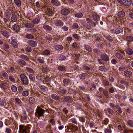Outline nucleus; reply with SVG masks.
<instances>
[{
  "instance_id": "f704fd0d",
  "label": "nucleus",
  "mask_w": 133,
  "mask_h": 133,
  "mask_svg": "<svg viewBox=\"0 0 133 133\" xmlns=\"http://www.w3.org/2000/svg\"><path fill=\"white\" fill-rule=\"evenodd\" d=\"M1 87L4 89H7L8 87V84L6 83H2L1 86Z\"/></svg>"
},
{
  "instance_id": "6e6552de",
  "label": "nucleus",
  "mask_w": 133,
  "mask_h": 133,
  "mask_svg": "<svg viewBox=\"0 0 133 133\" xmlns=\"http://www.w3.org/2000/svg\"><path fill=\"white\" fill-rule=\"evenodd\" d=\"M101 58L103 61H109L108 56L105 54H101Z\"/></svg>"
},
{
  "instance_id": "72a5a7b5",
  "label": "nucleus",
  "mask_w": 133,
  "mask_h": 133,
  "mask_svg": "<svg viewBox=\"0 0 133 133\" xmlns=\"http://www.w3.org/2000/svg\"><path fill=\"white\" fill-rule=\"evenodd\" d=\"M26 70L27 72L31 73H34V72L33 70L28 67H26Z\"/></svg>"
},
{
  "instance_id": "c9c22d12",
  "label": "nucleus",
  "mask_w": 133,
  "mask_h": 133,
  "mask_svg": "<svg viewBox=\"0 0 133 133\" xmlns=\"http://www.w3.org/2000/svg\"><path fill=\"white\" fill-rule=\"evenodd\" d=\"M51 3L54 5L58 6L60 5V3L56 0H52L51 1Z\"/></svg>"
},
{
  "instance_id": "c85d7f7f",
  "label": "nucleus",
  "mask_w": 133,
  "mask_h": 133,
  "mask_svg": "<svg viewBox=\"0 0 133 133\" xmlns=\"http://www.w3.org/2000/svg\"><path fill=\"white\" fill-rule=\"evenodd\" d=\"M75 17L77 18H81L83 16V14L81 12H78L75 14Z\"/></svg>"
},
{
  "instance_id": "cd10ccee",
  "label": "nucleus",
  "mask_w": 133,
  "mask_h": 133,
  "mask_svg": "<svg viewBox=\"0 0 133 133\" xmlns=\"http://www.w3.org/2000/svg\"><path fill=\"white\" fill-rule=\"evenodd\" d=\"M116 56L118 59L122 60L123 59V56L120 53H116Z\"/></svg>"
},
{
  "instance_id": "2eb2a0df",
  "label": "nucleus",
  "mask_w": 133,
  "mask_h": 133,
  "mask_svg": "<svg viewBox=\"0 0 133 133\" xmlns=\"http://www.w3.org/2000/svg\"><path fill=\"white\" fill-rule=\"evenodd\" d=\"M92 17H93L94 20L95 21H98L99 20V17L96 13H94L93 14Z\"/></svg>"
},
{
  "instance_id": "a211bd4d",
  "label": "nucleus",
  "mask_w": 133,
  "mask_h": 133,
  "mask_svg": "<svg viewBox=\"0 0 133 133\" xmlns=\"http://www.w3.org/2000/svg\"><path fill=\"white\" fill-rule=\"evenodd\" d=\"M43 28L47 31H51L52 30V28L46 24H44L43 26Z\"/></svg>"
},
{
  "instance_id": "393cba45",
  "label": "nucleus",
  "mask_w": 133,
  "mask_h": 133,
  "mask_svg": "<svg viewBox=\"0 0 133 133\" xmlns=\"http://www.w3.org/2000/svg\"><path fill=\"white\" fill-rule=\"evenodd\" d=\"M40 21V19L39 18H37L34 19L32 21L34 24H38Z\"/></svg>"
},
{
  "instance_id": "4468645a",
  "label": "nucleus",
  "mask_w": 133,
  "mask_h": 133,
  "mask_svg": "<svg viewBox=\"0 0 133 133\" xmlns=\"http://www.w3.org/2000/svg\"><path fill=\"white\" fill-rule=\"evenodd\" d=\"M11 29L17 32L19 31V28L18 25L15 24L12 26Z\"/></svg>"
},
{
  "instance_id": "9d476101",
  "label": "nucleus",
  "mask_w": 133,
  "mask_h": 133,
  "mask_svg": "<svg viewBox=\"0 0 133 133\" xmlns=\"http://www.w3.org/2000/svg\"><path fill=\"white\" fill-rule=\"evenodd\" d=\"M24 24L25 27L26 28H33L35 26L34 24L32 23H24Z\"/></svg>"
},
{
  "instance_id": "09e8293b",
  "label": "nucleus",
  "mask_w": 133,
  "mask_h": 133,
  "mask_svg": "<svg viewBox=\"0 0 133 133\" xmlns=\"http://www.w3.org/2000/svg\"><path fill=\"white\" fill-rule=\"evenodd\" d=\"M35 100V99L34 98L30 97L29 99V101L30 103H32L34 102Z\"/></svg>"
},
{
  "instance_id": "8fccbe9b",
  "label": "nucleus",
  "mask_w": 133,
  "mask_h": 133,
  "mask_svg": "<svg viewBox=\"0 0 133 133\" xmlns=\"http://www.w3.org/2000/svg\"><path fill=\"white\" fill-rule=\"evenodd\" d=\"M29 93L28 91H23L22 93V94L23 96H26L28 95Z\"/></svg>"
},
{
  "instance_id": "774afa93",
  "label": "nucleus",
  "mask_w": 133,
  "mask_h": 133,
  "mask_svg": "<svg viewBox=\"0 0 133 133\" xmlns=\"http://www.w3.org/2000/svg\"><path fill=\"white\" fill-rule=\"evenodd\" d=\"M9 79L11 81L13 82L15 81V79L13 77L11 76H9Z\"/></svg>"
},
{
  "instance_id": "7c9ffc66",
  "label": "nucleus",
  "mask_w": 133,
  "mask_h": 133,
  "mask_svg": "<svg viewBox=\"0 0 133 133\" xmlns=\"http://www.w3.org/2000/svg\"><path fill=\"white\" fill-rule=\"evenodd\" d=\"M126 39L127 41L131 42L133 41V37L130 36H127L126 37Z\"/></svg>"
},
{
  "instance_id": "4be33fe9",
  "label": "nucleus",
  "mask_w": 133,
  "mask_h": 133,
  "mask_svg": "<svg viewBox=\"0 0 133 133\" xmlns=\"http://www.w3.org/2000/svg\"><path fill=\"white\" fill-rule=\"evenodd\" d=\"M123 31L122 29L120 28H117L115 30L114 33L116 34H119L122 33Z\"/></svg>"
},
{
  "instance_id": "de8ad7c7",
  "label": "nucleus",
  "mask_w": 133,
  "mask_h": 133,
  "mask_svg": "<svg viewBox=\"0 0 133 133\" xmlns=\"http://www.w3.org/2000/svg\"><path fill=\"white\" fill-rule=\"evenodd\" d=\"M95 39L96 41H100L101 40V38L98 35H96L95 36Z\"/></svg>"
},
{
  "instance_id": "bf43d9fd",
  "label": "nucleus",
  "mask_w": 133,
  "mask_h": 133,
  "mask_svg": "<svg viewBox=\"0 0 133 133\" xmlns=\"http://www.w3.org/2000/svg\"><path fill=\"white\" fill-rule=\"evenodd\" d=\"M71 122L72 123L75 124L76 125L77 124V120L76 118H74L71 119Z\"/></svg>"
},
{
  "instance_id": "a18cd8bd",
  "label": "nucleus",
  "mask_w": 133,
  "mask_h": 133,
  "mask_svg": "<svg viewBox=\"0 0 133 133\" xmlns=\"http://www.w3.org/2000/svg\"><path fill=\"white\" fill-rule=\"evenodd\" d=\"M99 70L103 71H105L106 70V69L104 66H100L99 67Z\"/></svg>"
},
{
  "instance_id": "a19ab883",
  "label": "nucleus",
  "mask_w": 133,
  "mask_h": 133,
  "mask_svg": "<svg viewBox=\"0 0 133 133\" xmlns=\"http://www.w3.org/2000/svg\"><path fill=\"white\" fill-rule=\"evenodd\" d=\"M105 37L107 39L109 40V41H112L113 40V39L112 37L110 36V35H107Z\"/></svg>"
},
{
  "instance_id": "680f3d73",
  "label": "nucleus",
  "mask_w": 133,
  "mask_h": 133,
  "mask_svg": "<svg viewBox=\"0 0 133 133\" xmlns=\"http://www.w3.org/2000/svg\"><path fill=\"white\" fill-rule=\"evenodd\" d=\"M30 30V32L32 33H34L37 31V30L35 28L29 29Z\"/></svg>"
},
{
  "instance_id": "69168bd1",
  "label": "nucleus",
  "mask_w": 133,
  "mask_h": 133,
  "mask_svg": "<svg viewBox=\"0 0 133 133\" xmlns=\"http://www.w3.org/2000/svg\"><path fill=\"white\" fill-rule=\"evenodd\" d=\"M80 121L82 122H84L85 121V119L84 117H81L79 118Z\"/></svg>"
},
{
  "instance_id": "412c9836",
  "label": "nucleus",
  "mask_w": 133,
  "mask_h": 133,
  "mask_svg": "<svg viewBox=\"0 0 133 133\" xmlns=\"http://www.w3.org/2000/svg\"><path fill=\"white\" fill-rule=\"evenodd\" d=\"M87 75V74L86 73H82L79 74V77L81 79H84L86 78Z\"/></svg>"
},
{
  "instance_id": "bb28decb",
  "label": "nucleus",
  "mask_w": 133,
  "mask_h": 133,
  "mask_svg": "<svg viewBox=\"0 0 133 133\" xmlns=\"http://www.w3.org/2000/svg\"><path fill=\"white\" fill-rule=\"evenodd\" d=\"M124 74L126 76L129 77L131 75V72L130 71L125 70L124 71Z\"/></svg>"
},
{
  "instance_id": "0e129e2a",
  "label": "nucleus",
  "mask_w": 133,
  "mask_h": 133,
  "mask_svg": "<svg viewBox=\"0 0 133 133\" xmlns=\"http://www.w3.org/2000/svg\"><path fill=\"white\" fill-rule=\"evenodd\" d=\"M111 129H107L105 131V133H111Z\"/></svg>"
},
{
  "instance_id": "4c0bfd02",
  "label": "nucleus",
  "mask_w": 133,
  "mask_h": 133,
  "mask_svg": "<svg viewBox=\"0 0 133 133\" xmlns=\"http://www.w3.org/2000/svg\"><path fill=\"white\" fill-rule=\"evenodd\" d=\"M21 117L22 118H23V119L24 120H25L27 119V116L26 114V112L25 111H23V112L22 114Z\"/></svg>"
},
{
  "instance_id": "20e7f679",
  "label": "nucleus",
  "mask_w": 133,
  "mask_h": 133,
  "mask_svg": "<svg viewBox=\"0 0 133 133\" xmlns=\"http://www.w3.org/2000/svg\"><path fill=\"white\" fill-rule=\"evenodd\" d=\"M36 112L38 114L39 117L41 116L45 112V111L43 109L39 107H37L36 110Z\"/></svg>"
},
{
  "instance_id": "b1692460",
  "label": "nucleus",
  "mask_w": 133,
  "mask_h": 133,
  "mask_svg": "<svg viewBox=\"0 0 133 133\" xmlns=\"http://www.w3.org/2000/svg\"><path fill=\"white\" fill-rule=\"evenodd\" d=\"M51 96L52 99L55 100H58L60 99L59 97L56 94H52Z\"/></svg>"
},
{
  "instance_id": "49530a36",
  "label": "nucleus",
  "mask_w": 133,
  "mask_h": 133,
  "mask_svg": "<svg viewBox=\"0 0 133 133\" xmlns=\"http://www.w3.org/2000/svg\"><path fill=\"white\" fill-rule=\"evenodd\" d=\"M11 89L12 92H15L17 90V88L14 85H12L11 87Z\"/></svg>"
},
{
  "instance_id": "5fc2aeb1",
  "label": "nucleus",
  "mask_w": 133,
  "mask_h": 133,
  "mask_svg": "<svg viewBox=\"0 0 133 133\" xmlns=\"http://www.w3.org/2000/svg\"><path fill=\"white\" fill-rule=\"evenodd\" d=\"M129 125L131 127H133V121L131 120L129 121L128 122Z\"/></svg>"
},
{
  "instance_id": "37998d69",
  "label": "nucleus",
  "mask_w": 133,
  "mask_h": 133,
  "mask_svg": "<svg viewBox=\"0 0 133 133\" xmlns=\"http://www.w3.org/2000/svg\"><path fill=\"white\" fill-rule=\"evenodd\" d=\"M127 54L129 55H131L133 54V51L132 49L130 48H127Z\"/></svg>"
},
{
  "instance_id": "f3484780",
  "label": "nucleus",
  "mask_w": 133,
  "mask_h": 133,
  "mask_svg": "<svg viewBox=\"0 0 133 133\" xmlns=\"http://www.w3.org/2000/svg\"><path fill=\"white\" fill-rule=\"evenodd\" d=\"M55 49L58 51H60L62 50L63 48V46L62 45H57L55 46Z\"/></svg>"
},
{
  "instance_id": "f8f14e48",
  "label": "nucleus",
  "mask_w": 133,
  "mask_h": 133,
  "mask_svg": "<svg viewBox=\"0 0 133 133\" xmlns=\"http://www.w3.org/2000/svg\"><path fill=\"white\" fill-rule=\"evenodd\" d=\"M55 24V25L56 26L60 27L62 26L64 24L63 22L60 20H58L56 21Z\"/></svg>"
},
{
  "instance_id": "13d9d810",
  "label": "nucleus",
  "mask_w": 133,
  "mask_h": 133,
  "mask_svg": "<svg viewBox=\"0 0 133 133\" xmlns=\"http://www.w3.org/2000/svg\"><path fill=\"white\" fill-rule=\"evenodd\" d=\"M73 36L75 39H79V36L77 34H74L73 35Z\"/></svg>"
},
{
  "instance_id": "4d7b16f0",
  "label": "nucleus",
  "mask_w": 133,
  "mask_h": 133,
  "mask_svg": "<svg viewBox=\"0 0 133 133\" xmlns=\"http://www.w3.org/2000/svg\"><path fill=\"white\" fill-rule=\"evenodd\" d=\"M46 38L48 40L50 41H51L52 40V38L50 35H48L47 36H46Z\"/></svg>"
},
{
  "instance_id": "9b49d317",
  "label": "nucleus",
  "mask_w": 133,
  "mask_h": 133,
  "mask_svg": "<svg viewBox=\"0 0 133 133\" xmlns=\"http://www.w3.org/2000/svg\"><path fill=\"white\" fill-rule=\"evenodd\" d=\"M86 20L87 22L89 24L91 25L92 26L95 27L96 26V24H94L93 21L91 20L90 19L88 18H86Z\"/></svg>"
},
{
  "instance_id": "3c124183",
  "label": "nucleus",
  "mask_w": 133,
  "mask_h": 133,
  "mask_svg": "<svg viewBox=\"0 0 133 133\" xmlns=\"http://www.w3.org/2000/svg\"><path fill=\"white\" fill-rule=\"evenodd\" d=\"M107 110L109 114L111 115L113 114L114 113V111L111 109L108 108L107 109Z\"/></svg>"
},
{
  "instance_id": "79ce46f5",
  "label": "nucleus",
  "mask_w": 133,
  "mask_h": 133,
  "mask_svg": "<svg viewBox=\"0 0 133 133\" xmlns=\"http://www.w3.org/2000/svg\"><path fill=\"white\" fill-rule=\"evenodd\" d=\"M11 19L13 22H16L17 19V17L16 15H12L11 17Z\"/></svg>"
},
{
  "instance_id": "aec40b11",
  "label": "nucleus",
  "mask_w": 133,
  "mask_h": 133,
  "mask_svg": "<svg viewBox=\"0 0 133 133\" xmlns=\"http://www.w3.org/2000/svg\"><path fill=\"white\" fill-rule=\"evenodd\" d=\"M50 54V51L46 49L44 50L42 53V55L46 56H49Z\"/></svg>"
},
{
  "instance_id": "ea45409f",
  "label": "nucleus",
  "mask_w": 133,
  "mask_h": 133,
  "mask_svg": "<svg viewBox=\"0 0 133 133\" xmlns=\"http://www.w3.org/2000/svg\"><path fill=\"white\" fill-rule=\"evenodd\" d=\"M58 69L59 70L64 71H65L66 67L63 66H60L58 67Z\"/></svg>"
},
{
  "instance_id": "5701e85b",
  "label": "nucleus",
  "mask_w": 133,
  "mask_h": 133,
  "mask_svg": "<svg viewBox=\"0 0 133 133\" xmlns=\"http://www.w3.org/2000/svg\"><path fill=\"white\" fill-rule=\"evenodd\" d=\"M44 92L47 91L48 90V89L47 87L44 85H41L39 87Z\"/></svg>"
},
{
  "instance_id": "0eeeda50",
  "label": "nucleus",
  "mask_w": 133,
  "mask_h": 133,
  "mask_svg": "<svg viewBox=\"0 0 133 133\" xmlns=\"http://www.w3.org/2000/svg\"><path fill=\"white\" fill-rule=\"evenodd\" d=\"M61 14L63 15H67L70 13V11L67 9H63L61 10Z\"/></svg>"
},
{
  "instance_id": "e2e57ef3",
  "label": "nucleus",
  "mask_w": 133,
  "mask_h": 133,
  "mask_svg": "<svg viewBox=\"0 0 133 133\" xmlns=\"http://www.w3.org/2000/svg\"><path fill=\"white\" fill-rule=\"evenodd\" d=\"M6 132V133H10L11 131V129L10 128H5Z\"/></svg>"
},
{
  "instance_id": "39448f33",
  "label": "nucleus",
  "mask_w": 133,
  "mask_h": 133,
  "mask_svg": "<svg viewBox=\"0 0 133 133\" xmlns=\"http://www.w3.org/2000/svg\"><path fill=\"white\" fill-rule=\"evenodd\" d=\"M28 127H24L23 125H19V133H27Z\"/></svg>"
},
{
  "instance_id": "603ef678",
  "label": "nucleus",
  "mask_w": 133,
  "mask_h": 133,
  "mask_svg": "<svg viewBox=\"0 0 133 133\" xmlns=\"http://www.w3.org/2000/svg\"><path fill=\"white\" fill-rule=\"evenodd\" d=\"M82 66V68L84 70H89L90 69V68L87 66L83 65Z\"/></svg>"
},
{
  "instance_id": "ddd939ff",
  "label": "nucleus",
  "mask_w": 133,
  "mask_h": 133,
  "mask_svg": "<svg viewBox=\"0 0 133 133\" xmlns=\"http://www.w3.org/2000/svg\"><path fill=\"white\" fill-rule=\"evenodd\" d=\"M0 33L1 34L4 36L6 38H8L9 37V35L8 34L5 30H1L0 31Z\"/></svg>"
},
{
  "instance_id": "e433bc0d",
  "label": "nucleus",
  "mask_w": 133,
  "mask_h": 133,
  "mask_svg": "<svg viewBox=\"0 0 133 133\" xmlns=\"http://www.w3.org/2000/svg\"><path fill=\"white\" fill-rule=\"evenodd\" d=\"M67 91L64 89H60L59 90L58 92L60 94H65L66 93Z\"/></svg>"
},
{
  "instance_id": "f03ea898",
  "label": "nucleus",
  "mask_w": 133,
  "mask_h": 133,
  "mask_svg": "<svg viewBox=\"0 0 133 133\" xmlns=\"http://www.w3.org/2000/svg\"><path fill=\"white\" fill-rule=\"evenodd\" d=\"M21 80L23 84L27 85L28 83V80L27 78L25 75L23 74H21L20 75Z\"/></svg>"
},
{
  "instance_id": "dca6fc26",
  "label": "nucleus",
  "mask_w": 133,
  "mask_h": 133,
  "mask_svg": "<svg viewBox=\"0 0 133 133\" xmlns=\"http://www.w3.org/2000/svg\"><path fill=\"white\" fill-rule=\"evenodd\" d=\"M17 63L18 64L21 66L25 65L26 64V62L24 60L21 59H19Z\"/></svg>"
},
{
  "instance_id": "58836bf2",
  "label": "nucleus",
  "mask_w": 133,
  "mask_h": 133,
  "mask_svg": "<svg viewBox=\"0 0 133 133\" xmlns=\"http://www.w3.org/2000/svg\"><path fill=\"white\" fill-rule=\"evenodd\" d=\"M63 82L64 84L66 85H67L69 84L70 83V80L68 79H64Z\"/></svg>"
},
{
  "instance_id": "c756f323",
  "label": "nucleus",
  "mask_w": 133,
  "mask_h": 133,
  "mask_svg": "<svg viewBox=\"0 0 133 133\" xmlns=\"http://www.w3.org/2000/svg\"><path fill=\"white\" fill-rule=\"evenodd\" d=\"M29 77L32 81L34 82L35 80V77L32 74H30L29 75Z\"/></svg>"
},
{
  "instance_id": "338daca9",
  "label": "nucleus",
  "mask_w": 133,
  "mask_h": 133,
  "mask_svg": "<svg viewBox=\"0 0 133 133\" xmlns=\"http://www.w3.org/2000/svg\"><path fill=\"white\" fill-rule=\"evenodd\" d=\"M66 57L64 56H61L59 57V59L61 61H63L65 59Z\"/></svg>"
},
{
  "instance_id": "864d4df0",
  "label": "nucleus",
  "mask_w": 133,
  "mask_h": 133,
  "mask_svg": "<svg viewBox=\"0 0 133 133\" xmlns=\"http://www.w3.org/2000/svg\"><path fill=\"white\" fill-rule=\"evenodd\" d=\"M25 50L27 52H30L31 51L32 49L30 47H26L25 48Z\"/></svg>"
},
{
  "instance_id": "7ed1b4c3",
  "label": "nucleus",
  "mask_w": 133,
  "mask_h": 133,
  "mask_svg": "<svg viewBox=\"0 0 133 133\" xmlns=\"http://www.w3.org/2000/svg\"><path fill=\"white\" fill-rule=\"evenodd\" d=\"M62 100L63 102L68 103H71L73 101L72 98L68 96H65L63 97Z\"/></svg>"
},
{
  "instance_id": "473e14b6",
  "label": "nucleus",
  "mask_w": 133,
  "mask_h": 133,
  "mask_svg": "<svg viewBox=\"0 0 133 133\" xmlns=\"http://www.w3.org/2000/svg\"><path fill=\"white\" fill-rule=\"evenodd\" d=\"M84 48L85 49L88 51L91 52L92 51V49L89 46L87 45H85Z\"/></svg>"
},
{
  "instance_id": "c03bdc74",
  "label": "nucleus",
  "mask_w": 133,
  "mask_h": 133,
  "mask_svg": "<svg viewBox=\"0 0 133 133\" xmlns=\"http://www.w3.org/2000/svg\"><path fill=\"white\" fill-rule=\"evenodd\" d=\"M26 37L29 39H33L34 38V36L32 35L27 34L25 35Z\"/></svg>"
},
{
  "instance_id": "052dcab7",
  "label": "nucleus",
  "mask_w": 133,
  "mask_h": 133,
  "mask_svg": "<svg viewBox=\"0 0 133 133\" xmlns=\"http://www.w3.org/2000/svg\"><path fill=\"white\" fill-rule=\"evenodd\" d=\"M72 26L74 29H77L78 28L79 26L77 24L75 23L73 24Z\"/></svg>"
},
{
  "instance_id": "423d86ee",
  "label": "nucleus",
  "mask_w": 133,
  "mask_h": 133,
  "mask_svg": "<svg viewBox=\"0 0 133 133\" xmlns=\"http://www.w3.org/2000/svg\"><path fill=\"white\" fill-rule=\"evenodd\" d=\"M11 39L12 40L11 43L12 46L15 48H18V45L17 43L15 41V38L14 37H11Z\"/></svg>"
},
{
  "instance_id": "1a4fd4ad",
  "label": "nucleus",
  "mask_w": 133,
  "mask_h": 133,
  "mask_svg": "<svg viewBox=\"0 0 133 133\" xmlns=\"http://www.w3.org/2000/svg\"><path fill=\"white\" fill-rule=\"evenodd\" d=\"M28 43L30 46L33 47H36L37 45L36 42L34 40H29Z\"/></svg>"
},
{
  "instance_id": "6ab92c4d",
  "label": "nucleus",
  "mask_w": 133,
  "mask_h": 133,
  "mask_svg": "<svg viewBox=\"0 0 133 133\" xmlns=\"http://www.w3.org/2000/svg\"><path fill=\"white\" fill-rule=\"evenodd\" d=\"M20 57L24 61H28L29 60V58L23 54L21 55Z\"/></svg>"
},
{
  "instance_id": "f257e3e1",
  "label": "nucleus",
  "mask_w": 133,
  "mask_h": 133,
  "mask_svg": "<svg viewBox=\"0 0 133 133\" xmlns=\"http://www.w3.org/2000/svg\"><path fill=\"white\" fill-rule=\"evenodd\" d=\"M117 1L120 4L127 6L130 5L132 3L131 0H117Z\"/></svg>"
},
{
  "instance_id": "a878e982",
  "label": "nucleus",
  "mask_w": 133,
  "mask_h": 133,
  "mask_svg": "<svg viewBox=\"0 0 133 133\" xmlns=\"http://www.w3.org/2000/svg\"><path fill=\"white\" fill-rule=\"evenodd\" d=\"M16 5L18 7H20L21 5V2L20 0H14Z\"/></svg>"
},
{
  "instance_id": "6e6d98bb",
  "label": "nucleus",
  "mask_w": 133,
  "mask_h": 133,
  "mask_svg": "<svg viewBox=\"0 0 133 133\" xmlns=\"http://www.w3.org/2000/svg\"><path fill=\"white\" fill-rule=\"evenodd\" d=\"M37 61L38 62H39V63L41 64L44 63L45 62V61L44 60L41 59L40 58L37 59Z\"/></svg>"
},
{
  "instance_id": "2f4dec72",
  "label": "nucleus",
  "mask_w": 133,
  "mask_h": 133,
  "mask_svg": "<svg viewBox=\"0 0 133 133\" xmlns=\"http://www.w3.org/2000/svg\"><path fill=\"white\" fill-rule=\"evenodd\" d=\"M117 15L119 17H122L125 16V14L123 12L119 11L118 12Z\"/></svg>"
}]
</instances>
